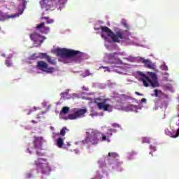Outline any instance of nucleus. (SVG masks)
Returning a JSON list of instances; mask_svg holds the SVG:
<instances>
[{"mask_svg":"<svg viewBox=\"0 0 179 179\" xmlns=\"http://www.w3.org/2000/svg\"><path fill=\"white\" fill-rule=\"evenodd\" d=\"M124 26H125V27H127V29H128V24H127V22H123Z\"/></svg>","mask_w":179,"mask_h":179,"instance_id":"35","label":"nucleus"},{"mask_svg":"<svg viewBox=\"0 0 179 179\" xmlns=\"http://www.w3.org/2000/svg\"><path fill=\"white\" fill-rule=\"evenodd\" d=\"M36 166V170L41 171L42 174H50L51 172V167L48 165V160L45 158H38L34 162Z\"/></svg>","mask_w":179,"mask_h":179,"instance_id":"3","label":"nucleus"},{"mask_svg":"<svg viewBox=\"0 0 179 179\" xmlns=\"http://www.w3.org/2000/svg\"><path fill=\"white\" fill-rule=\"evenodd\" d=\"M155 97H158V99H166L167 98V94H164L160 90H154Z\"/></svg>","mask_w":179,"mask_h":179,"instance_id":"13","label":"nucleus"},{"mask_svg":"<svg viewBox=\"0 0 179 179\" xmlns=\"http://www.w3.org/2000/svg\"><path fill=\"white\" fill-rule=\"evenodd\" d=\"M141 62L143 64H144L146 68H148V69H155L156 68V66L155 65V64H153L149 59H145V58H142Z\"/></svg>","mask_w":179,"mask_h":179,"instance_id":"12","label":"nucleus"},{"mask_svg":"<svg viewBox=\"0 0 179 179\" xmlns=\"http://www.w3.org/2000/svg\"><path fill=\"white\" fill-rule=\"evenodd\" d=\"M42 19L46 20L47 24H52L54 23V20L50 19L49 17H42Z\"/></svg>","mask_w":179,"mask_h":179,"instance_id":"21","label":"nucleus"},{"mask_svg":"<svg viewBox=\"0 0 179 179\" xmlns=\"http://www.w3.org/2000/svg\"><path fill=\"white\" fill-rule=\"evenodd\" d=\"M31 111H33V110H29V112L27 113V115H29V114H31Z\"/></svg>","mask_w":179,"mask_h":179,"instance_id":"42","label":"nucleus"},{"mask_svg":"<svg viewBox=\"0 0 179 179\" xmlns=\"http://www.w3.org/2000/svg\"><path fill=\"white\" fill-rule=\"evenodd\" d=\"M77 118H78V117L75 112L73 114L69 115V116L67 117H65V120H77Z\"/></svg>","mask_w":179,"mask_h":179,"instance_id":"20","label":"nucleus"},{"mask_svg":"<svg viewBox=\"0 0 179 179\" xmlns=\"http://www.w3.org/2000/svg\"><path fill=\"white\" fill-rule=\"evenodd\" d=\"M100 69L103 68V69H106V71H110V68L107 67V66H101L99 67Z\"/></svg>","mask_w":179,"mask_h":179,"instance_id":"33","label":"nucleus"},{"mask_svg":"<svg viewBox=\"0 0 179 179\" xmlns=\"http://www.w3.org/2000/svg\"><path fill=\"white\" fill-rule=\"evenodd\" d=\"M43 148V137H34L33 147L30 145V148L27 149L29 153H31L33 149H41Z\"/></svg>","mask_w":179,"mask_h":179,"instance_id":"7","label":"nucleus"},{"mask_svg":"<svg viewBox=\"0 0 179 179\" xmlns=\"http://www.w3.org/2000/svg\"><path fill=\"white\" fill-rule=\"evenodd\" d=\"M37 156H44V155L41 152L36 151Z\"/></svg>","mask_w":179,"mask_h":179,"instance_id":"30","label":"nucleus"},{"mask_svg":"<svg viewBox=\"0 0 179 179\" xmlns=\"http://www.w3.org/2000/svg\"><path fill=\"white\" fill-rule=\"evenodd\" d=\"M30 38L35 43V44H42L43 41L45 39V37H43L37 33H34L30 34Z\"/></svg>","mask_w":179,"mask_h":179,"instance_id":"9","label":"nucleus"},{"mask_svg":"<svg viewBox=\"0 0 179 179\" xmlns=\"http://www.w3.org/2000/svg\"><path fill=\"white\" fill-rule=\"evenodd\" d=\"M86 73H87V76H89L90 75V72L89 71H86Z\"/></svg>","mask_w":179,"mask_h":179,"instance_id":"38","label":"nucleus"},{"mask_svg":"<svg viewBox=\"0 0 179 179\" xmlns=\"http://www.w3.org/2000/svg\"><path fill=\"white\" fill-rule=\"evenodd\" d=\"M16 16H19V15H15V17H16Z\"/></svg>","mask_w":179,"mask_h":179,"instance_id":"46","label":"nucleus"},{"mask_svg":"<svg viewBox=\"0 0 179 179\" xmlns=\"http://www.w3.org/2000/svg\"><path fill=\"white\" fill-rule=\"evenodd\" d=\"M56 53L61 58H71L72 57H82V53L78 50H69L66 48H57Z\"/></svg>","mask_w":179,"mask_h":179,"instance_id":"4","label":"nucleus"},{"mask_svg":"<svg viewBox=\"0 0 179 179\" xmlns=\"http://www.w3.org/2000/svg\"><path fill=\"white\" fill-rule=\"evenodd\" d=\"M96 99L94 100V103L96 104L99 110H103V111H108L111 108V105L110 103H106L107 99H104L102 102H98Z\"/></svg>","mask_w":179,"mask_h":179,"instance_id":"8","label":"nucleus"},{"mask_svg":"<svg viewBox=\"0 0 179 179\" xmlns=\"http://www.w3.org/2000/svg\"><path fill=\"white\" fill-rule=\"evenodd\" d=\"M108 156L109 157H112V159H117L119 155L117 154V152H109Z\"/></svg>","mask_w":179,"mask_h":179,"instance_id":"22","label":"nucleus"},{"mask_svg":"<svg viewBox=\"0 0 179 179\" xmlns=\"http://www.w3.org/2000/svg\"><path fill=\"white\" fill-rule=\"evenodd\" d=\"M108 59L111 64H121V59L118 57V53L117 52L108 54Z\"/></svg>","mask_w":179,"mask_h":179,"instance_id":"10","label":"nucleus"},{"mask_svg":"<svg viewBox=\"0 0 179 179\" xmlns=\"http://www.w3.org/2000/svg\"><path fill=\"white\" fill-rule=\"evenodd\" d=\"M82 143L83 145H97L99 143V138L94 132H92L85 140H83Z\"/></svg>","mask_w":179,"mask_h":179,"instance_id":"6","label":"nucleus"},{"mask_svg":"<svg viewBox=\"0 0 179 179\" xmlns=\"http://www.w3.org/2000/svg\"><path fill=\"white\" fill-rule=\"evenodd\" d=\"M22 5L23 8H26V5H27V1H26L25 0H22Z\"/></svg>","mask_w":179,"mask_h":179,"instance_id":"28","label":"nucleus"},{"mask_svg":"<svg viewBox=\"0 0 179 179\" xmlns=\"http://www.w3.org/2000/svg\"><path fill=\"white\" fill-rule=\"evenodd\" d=\"M15 17V15H8V13L0 11V22H5L7 19Z\"/></svg>","mask_w":179,"mask_h":179,"instance_id":"14","label":"nucleus"},{"mask_svg":"<svg viewBox=\"0 0 179 179\" xmlns=\"http://www.w3.org/2000/svg\"><path fill=\"white\" fill-rule=\"evenodd\" d=\"M179 125V123L178 124ZM179 137V128L178 129L176 135H172V138H176Z\"/></svg>","mask_w":179,"mask_h":179,"instance_id":"25","label":"nucleus"},{"mask_svg":"<svg viewBox=\"0 0 179 179\" xmlns=\"http://www.w3.org/2000/svg\"><path fill=\"white\" fill-rule=\"evenodd\" d=\"M62 113H63V114H68V113H69V107L68 106L63 107L62 109Z\"/></svg>","mask_w":179,"mask_h":179,"instance_id":"23","label":"nucleus"},{"mask_svg":"<svg viewBox=\"0 0 179 179\" xmlns=\"http://www.w3.org/2000/svg\"><path fill=\"white\" fill-rule=\"evenodd\" d=\"M110 132H113V129H109Z\"/></svg>","mask_w":179,"mask_h":179,"instance_id":"45","label":"nucleus"},{"mask_svg":"<svg viewBox=\"0 0 179 179\" xmlns=\"http://www.w3.org/2000/svg\"><path fill=\"white\" fill-rule=\"evenodd\" d=\"M150 148L151 149V150H153L154 152H155V150H156V147H155L153 145H150Z\"/></svg>","mask_w":179,"mask_h":179,"instance_id":"31","label":"nucleus"},{"mask_svg":"<svg viewBox=\"0 0 179 179\" xmlns=\"http://www.w3.org/2000/svg\"><path fill=\"white\" fill-rule=\"evenodd\" d=\"M36 68L43 72H46V73L55 72V69L54 67H48V64L44 61H38Z\"/></svg>","mask_w":179,"mask_h":179,"instance_id":"5","label":"nucleus"},{"mask_svg":"<svg viewBox=\"0 0 179 179\" xmlns=\"http://www.w3.org/2000/svg\"><path fill=\"white\" fill-rule=\"evenodd\" d=\"M42 15H44V13H43Z\"/></svg>","mask_w":179,"mask_h":179,"instance_id":"48","label":"nucleus"},{"mask_svg":"<svg viewBox=\"0 0 179 179\" xmlns=\"http://www.w3.org/2000/svg\"><path fill=\"white\" fill-rule=\"evenodd\" d=\"M40 5L42 9H46V10H48V9H50V5H48V0H41L40 1Z\"/></svg>","mask_w":179,"mask_h":179,"instance_id":"18","label":"nucleus"},{"mask_svg":"<svg viewBox=\"0 0 179 179\" xmlns=\"http://www.w3.org/2000/svg\"><path fill=\"white\" fill-rule=\"evenodd\" d=\"M31 59H37V57H36V55L31 56Z\"/></svg>","mask_w":179,"mask_h":179,"instance_id":"34","label":"nucleus"},{"mask_svg":"<svg viewBox=\"0 0 179 179\" xmlns=\"http://www.w3.org/2000/svg\"><path fill=\"white\" fill-rule=\"evenodd\" d=\"M50 129H52V131H54L55 129L54 128V127L51 126Z\"/></svg>","mask_w":179,"mask_h":179,"instance_id":"41","label":"nucleus"},{"mask_svg":"<svg viewBox=\"0 0 179 179\" xmlns=\"http://www.w3.org/2000/svg\"><path fill=\"white\" fill-rule=\"evenodd\" d=\"M143 143H149V138L148 137H143L142 138Z\"/></svg>","mask_w":179,"mask_h":179,"instance_id":"24","label":"nucleus"},{"mask_svg":"<svg viewBox=\"0 0 179 179\" xmlns=\"http://www.w3.org/2000/svg\"><path fill=\"white\" fill-rule=\"evenodd\" d=\"M56 142H57V145L58 148H61L64 146V138H58L56 140Z\"/></svg>","mask_w":179,"mask_h":179,"instance_id":"19","label":"nucleus"},{"mask_svg":"<svg viewBox=\"0 0 179 179\" xmlns=\"http://www.w3.org/2000/svg\"><path fill=\"white\" fill-rule=\"evenodd\" d=\"M140 75L141 76H143V78H140V80H142L145 87L149 86V83L152 87H159V84L157 81V76H156V73L153 72L149 73V76L142 73H140Z\"/></svg>","mask_w":179,"mask_h":179,"instance_id":"2","label":"nucleus"},{"mask_svg":"<svg viewBox=\"0 0 179 179\" xmlns=\"http://www.w3.org/2000/svg\"><path fill=\"white\" fill-rule=\"evenodd\" d=\"M75 113L78 118H81L82 117H85V114L87 113V109H79Z\"/></svg>","mask_w":179,"mask_h":179,"instance_id":"17","label":"nucleus"},{"mask_svg":"<svg viewBox=\"0 0 179 179\" xmlns=\"http://www.w3.org/2000/svg\"><path fill=\"white\" fill-rule=\"evenodd\" d=\"M100 29L102 31L101 37L103 38H107V36H106V34H104V33H106L108 37H110L113 43H120V40H124V38H125V32L122 30L117 31L115 33H114L108 27L101 26Z\"/></svg>","mask_w":179,"mask_h":179,"instance_id":"1","label":"nucleus"},{"mask_svg":"<svg viewBox=\"0 0 179 179\" xmlns=\"http://www.w3.org/2000/svg\"><path fill=\"white\" fill-rule=\"evenodd\" d=\"M31 177H33V174H31V173L27 174V178H31Z\"/></svg>","mask_w":179,"mask_h":179,"instance_id":"32","label":"nucleus"},{"mask_svg":"<svg viewBox=\"0 0 179 179\" xmlns=\"http://www.w3.org/2000/svg\"><path fill=\"white\" fill-rule=\"evenodd\" d=\"M67 132H69V129H68V128H66V127H63L60 130L59 133H53L52 136H53V138H55L56 135H59L60 136H65V134H66Z\"/></svg>","mask_w":179,"mask_h":179,"instance_id":"15","label":"nucleus"},{"mask_svg":"<svg viewBox=\"0 0 179 179\" xmlns=\"http://www.w3.org/2000/svg\"><path fill=\"white\" fill-rule=\"evenodd\" d=\"M110 135H113V133H110Z\"/></svg>","mask_w":179,"mask_h":179,"instance_id":"47","label":"nucleus"},{"mask_svg":"<svg viewBox=\"0 0 179 179\" xmlns=\"http://www.w3.org/2000/svg\"><path fill=\"white\" fill-rule=\"evenodd\" d=\"M112 127H113V128H121V125H120L117 123L112 124Z\"/></svg>","mask_w":179,"mask_h":179,"instance_id":"26","label":"nucleus"},{"mask_svg":"<svg viewBox=\"0 0 179 179\" xmlns=\"http://www.w3.org/2000/svg\"><path fill=\"white\" fill-rule=\"evenodd\" d=\"M136 94H137V96H142V94H141L139 92H136Z\"/></svg>","mask_w":179,"mask_h":179,"instance_id":"40","label":"nucleus"},{"mask_svg":"<svg viewBox=\"0 0 179 179\" xmlns=\"http://www.w3.org/2000/svg\"><path fill=\"white\" fill-rule=\"evenodd\" d=\"M163 69H164L165 71H169V66H167V65H166V64H164Z\"/></svg>","mask_w":179,"mask_h":179,"instance_id":"29","label":"nucleus"},{"mask_svg":"<svg viewBox=\"0 0 179 179\" xmlns=\"http://www.w3.org/2000/svg\"><path fill=\"white\" fill-rule=\"evenodd\" d=\"M45 26V24L44 22H41L36 27V30H40L41 33L43 34H48V33H50V27Z\"/></svg>","mask_w":179,"mask_h":179,"instance_id":"11","label":"nucleus"},{"mask_svg":"<svg viewBox=\"0 0 179 179\" xmlns=\"http://www.w3.org/2000/svg\"><path fill=\"white\" fill-rule=\"evenodd\" d=\"M83 90H87L85 87H83Z\"/></svg>","mask_w":179,"mask_h":179,"instance_id":"44","label":"nucleus"},{"mask_svg":"<svg viewBox=\"0 0 179 179\" xmlns=\"http://www.w3.org/2000/svg\"><path fill=\"white\" fill-rule=\"evenodd\" d=\"M32 124H37V121L36 120H31Z\"/></svg>","mask_w":179,"mask_h":179,"instance_id":"39","label":"nucleus"},{"mask_svg":"<svg viewBox=\"0 0 179 179\" xmlns=\"http://www.w3.org/2000/svg\"><path fill=\"white\" fill-rule=\"evenodd\" d=\"M42 57H44L45 59L51 65H57V62L55 59H51L50 56L47 55V53H42Z\"/></svg>","mask_w":179,"mask_h":179,"instance_id":"16","label":"nucleus"},{"mask_svg":"<svg viewBox=\"0 0 179 179\" xmlns=\"http://www.w3.org/2000/svg\"><path fill=\"white\" fill-rule=\"evenodd\" d=\"M34 111H36V110H38V108L36 107H34Z\"/></svg>","mask_w":179,"mask_h":179,"instance_id":"43","label":"nucleus"},{"mask_svg":"<svg viewBox=\"0 0 179 179\" xmlns=\"http://www.w3.org/2000/svg\"><path fill=\"white\" fill-rule=\"evenodd\" d=\"M101 141L102 142L107 141V136H106V135H102Z\"/></svg>","mask_w":179,"mask_h":179,"instance_id":"27","label":"nucleus"},{"mask_svg":"<svg viewBox=\"0 0 179 179\" xmlns=\"http://www.w3.org/2000/svg\"><path fill=\"white\" fill-rule=\"evenodd\" d=\"M141 101H142V103H145V101H146V99L143 98V99H141Z\"/></svg>","mask_w":179,"mask_h":179,"instance_id":"37","label":"nucleus"},{"mask_svg":"<svg viewBox=\"0 0 179 179\" xmlns=\"http://www.w3.org/2000/svg\"><path fill=\"white\" fill-rule=\"evenodd\" d=\"M6 64L7 66H10V62H6Z\"/></svg>","mask_w":179,"mask_h":179,"instance_id":"36","label":"nucleus"}]
</instances>
